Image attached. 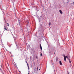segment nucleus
<instances>
[{
  "instance_id": "nucleus-8",
  "label": "nucleus",
  "mask_w": 74,
  "mask_h": 74,
  "mask_svg": "<svg viewBox=\"0 0 74 74\" xmlns=\"http://www.w3.org/2000/svg\"><path fill=\"white\" fill-rule=\"evenodd\" d=\"M51 22L49 23V26H51Z\"/></svg>"
},
{
  "instance_id": "nucleus-4",
  "label": "nucleus",
  "mask_w": 74,
  "mask_h": 74,
  "mask_svg": "<svg viewBox=\"0 0 74 74\" xmlns=\"http://www.w3.org/2000/svg\"><path fill=\"white\" fill-rule=\"evenodd\" d=\"M61 14H63V12L61 10H59Z\"/></svg>"
},
{
  "instance_id": "nucleus-15",
  "label": "nucleus",
  "mask_w": 74,
  "mask_h": 74,
  "mask_svg": "<svg viewBox=\"0 0 74 74\" xmlns=\"http://www.w3.org/2000/svg\"><path fill=\"white\" fill-rule=\"evenodd\" d=\"M5 23H7V21H5Z\"/></svg>"
},
{
  "instance_id": "nucleus-5",
  "label": "nucleus",
  "mask_w": 74,
  "mask_h": 74,
  "mask_svg": "<svg viewBox=\"0 0 74 74\" xmlns=\"http://www.w3.org/2000/svg\"><path fill=\"white\" fill-rule=\"evenodd\" d=\"M60 64L61 66L62 65V62L60 61Z\"/></svg>"
},
{
  "instance_id": "nucleus-21",
  "label": "nucleus",
  "mask_w": 74,
  "mask_h": 74,
  "mask_svg": "<svg viewBox=\"0 0 74 74\" xmlns=\"http://www.w3.org/2000/svg\"><path fill=\"white\" fill-rule=\"evenodd\" d=\"M39 70H40V69H39Z\"/></svg>"
},
{
  "instance_id": "nucleus-20",
  "label": "nucleus",
  "mask_w": 74,
  "mask_h": 74,
  "mask_svg": "<svg viewBox=\"0 0 74 74\" xmlns=\"http://www.w3.org/2000/svg\"><path fill=\"white\" fill-rule=\"evenodd\" d=\"M28 67H29V66H28Z\"/></svg>"
},
{
  "instance_id": "nucleus-18",
  "label": "nucleus",
  "mask_w": 74,
  "mask_h": 74,
  "mask_svg": "<svg viewBox=\"0 0 74 74\" xmlns=\"http://www.w3.org/2000/svg\"><path fill=\"white\" fill-rule=\"evenodd\" d=\"M68 73V74H69V73Z\"/></svg>"
},
{
  "instance_id": "nucleus-12",
  "label": "nucleus",
  "mask_w": 74,
  "mask_h": 74,
  "mask_svg": "<svg viewBox=\"0 0 74 74\" xmlns=\"http://www.w3.org/2000/svg\"><path fill=\"white\" fill-rule=\"evenodd\" d=\"M56 61H58V58H56Z\"/></svg>"
},
{
  "instance_id": "nucleus-9",
  "label": "nucleus",
  "mask_w": 74,
  "mask_h": 74,
  "mask_svg": "<svg viewBox=\"0 0 74 74\" xmlns=\"http://www.w3.org/2000/svg\"><path fill=\"white\" fill-rule=\"evenodd\" d=\"M0 70H1V72H2V73L3 74H4V73L3 72V71L2 70H1V69H0Z\"/></svg>"
},
{
  "instance_id": "nucleus-11",
  "label": "nucleus",
  "mask_w": 74,
  "mask_h": 74,
  "mask_svg": "<svg viewBox=\"0 0 74 74\" xmlns=\"http://www.w3.org/2000/svg\"><path fill=\"white\" fill-rule=\"evenodd\" d=\"M42 53H41L40 54V56H42Z\"/></svg>"
},
{
  "instance_id": "nucleus-14",
  "label": "nucleus",
  "mask_w": 74,
  "mask_h": 74,
  "mask_svg": "<svg viewBox=\"0 0 74 74\" xmlns=\"http://www.w3.org/2000/svg\"><path fill=\"white\" fill-rule=\"evenodd\" d=\"M7 24H8V26H9V24H8V23H7Z\"/></svg>"
},
{
  "instance_id": "nucleus-3",
  "label": "nucleus",
  "mask_w": 74,
  "mask_h": 74,
  "mask_svg": "<svg viewBox=\"0 0 74 74\" xmlns=\"http://www.w3.org/2000/svg\"><path fill=\"white\" fill-rule=\"evenodd\" d=\"M6 27H7L6 26H5L4 27V29L6 31H8V30L7 29V28H6Z\"/></svg>"
},
{
  "instance_id": "nucleus-13",
  "label": "nucleus",
  "mask_w": 74,
  "mask_h": 74,
  "mask_svg": "<svg viewBox=\"0 0 74 74\" xmlns=\"http://www.w3.org/2000/svg\"><path fill=\"white\" fill-rule=\"evenodd\" d=\"M29 24V22H27V25Z\"/></svg>"
},
{
  "instance_id": "nucleus-19",
  "label": "nucleus",
  "mask_w": 74,
  "mask_h": 74,
  "mask_svg": "<svg viewBox=\"0 0 74 74\" xmlns=\"http://www.w3.org/2000/svg\"><path fill=\"white\" fill-rule=\"evenodd\" d=\"M28 74H29V73H28Z\"/></svg>"
},
{
  "instance_id": "nucleus-16",
  "label": "nucleus",
  "mask_w": 74,
  "mask_h": 74,
  "mask_svg": "<svg viewBox=\"0 0 74 74\" xmlns=\"http://www.w3.org/2000/svg\"><path fill=\"white\" fill-rule=\"evenodd\" d=\"M26 62V63H27V64H27V62Z\"/></svg>"
},
{
  "instance_id": "nucleus-1",
  "label": "nucleus",
  "mask_w": 74,
  "mask_h": 74,
  "mask_svg": "<svg viewBox=\"0 0 74 74\" xmlns=\"http://www.w3.org/2000/svg\"><path fill=\"white\" fill-rule=\"evenodd\" d=\"M69 57H68L67 56H64V60L65 61H66V58H67V59H69Z\"/></svg>"
},
{
  "instance_id": "nucleus-17",
  "label": "nucleus",
  "mask_w": 74,
  "mask_h": 74,
  "mask_svg": "<svg viewBox=\"0 0 74 74\" xmlns=\"http://www.w3.org/2000/svg\"><path fill=\"white\" fill-rule=\"evenodd\" d=\"M55 53H54V54H55Z\"/></svg>"
},
{
  "instance_id": "nucleus-7",
  "label": "nucleus",
  "mask_w": 74,
  "mask_h": 74,
  "mask_svg": "<svg viewBox=\"0 0 74 74\" xmlns=\"http://www.w3.org/2000/svg\"><path fill=\"white\" fill-rule=\"evenodd\" d=\"M40 47L41 50H42V47H41V44H40Z\"/></svg>"
},
{
  "instance_id": "nucleus-6",
  "label": "nucleus",
  "mask_w": 74,
  "mask_h": 74,
  "mask_svg": "<svg viewBox=\"0 0 74 74\" xmlns=\"http://www.w3.org/2000/svg\"><path fill=\"white\" fill-rule=\"evenodd\" d=\"M18 22H19V26H21V24L20 23H21V22H20V20H18Z\"/></svg>"
},
{
  "instance_id": "nucleus-2",
  "label": "nucleus",
  "mask_w": 74,
  "mask_h": 74,
  "mask_svg": "<svg viewBox=\"0 0 74 74\" xmlns=\"http://www.w3.org/2000/svg\"><path fill=\"white\" fill-rule=\"evenodd\" d=\"M68 60L69 61V62L70 63H71V60H70V57H69V58H68Z\"/></svg>"
},
{
  "instance_id": "nucleus-10",
  "label": "nucleus",
  "mask_w": 74,
  "mask_h": 74,
  "mask_svg": "<svg viewBox=\"0 0 74 74\" xmlns=\"http://www.w3.org/2000/svg\"><path fill=\"white\" fill-rule=\"evenodd\" d=\"M37 71H38V67L37 68Z\"/></svg>"
}]
</instances>
